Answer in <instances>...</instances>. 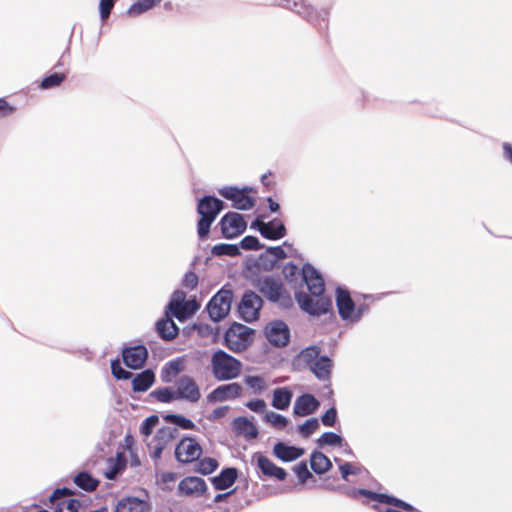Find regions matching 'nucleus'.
Returning <instances> with one entry per match:
<instances>
[{
	"instance_id": "nucleus-62",
	"label": "nucleus",
	"mask_w": 512,
	"mask_h": 512,
	"mask_svg": "<svg viewBox=\"0 0 512 512\" xmlns=\"http://www.w3.org/2000/svg\"><path fill=\"white\" fill-rule=\"evenodd\" d=\"M503 148H504L506 157L512 162V147H511V145L505 143Z\"/></svg>"
},
{
	"instance_id": "nucleus-61",
	"label": "nucleus",
	"mask_w": 512,
	"mask_h": 512,
	"mask_svg": "<svg viewBox=\"0 0 512 512\" xmlns=\"http://www.w3.org/2000/svg\"><path fill=\"white\" fill-rule=\"evenodd\" d=\"M267 202L269 204V209L271 212H277L279 210V204L275 202L272 198H268Z\"/></svg>"
},
{
	"instance_id": "nucleus-9",
	"label": "nucleus",
	"mask_w": 512,
	"mask_h": 512,
	"mask_svg": "<svg viewBox=\"0 0 512 512\" xmlns=\"http://www.w3.org/2000/svg\"><path fill=\"white\" fill-rule=\"evenodd\" d=\"M175 390L178 400L196 403L201 398V392L197 382L189 375H182L176 380Z\"/></svg>"
},
{
	"instance_id": "nucleus-30",
	"label": "nucleus",
	"mask_w": 512,
	"mask_h": 512,
	"mask_svg": "<svg viewBox=\"0 0 512 512\" xmlns=\"http://www.w3.org/2000/svg\"><path fill=\"white\" fill-rule=\"evenodd\" d=\"M234 428L248 438H256L258 430L256 426L245 417H238L234 420Z\"/></svg>"
},
{
	"instance_id": "nucleus-12",
	"label": "nucleus",
	"mask_w": 512,
	"mask_h": 512,
	"mask_svg": "<svg viewBox=\"0 0 512 512\" xmlns=\"http://www.w3.org/2000/svg\"><path fill=\"white\" fill-rule=\"evenodd\" d=\"M202 447L191 437L181 439L175 449L176 459L181 463H191L200 458Z\"/></svg>"
},
{
	"instance_id": "nucleus-41",
	"label": "nucleus",
	"mask_w": 512,
	"mask_h": 512,
	"mask_svg": "<svg viewBox=\"0 0 512 512\" xmlns=\"http://www.w3.org/2000/svg\"><path fill=\"white\" fill-rule=\"evenodd\" d=\"M158 422L159 419L158 416L156 415H151L148 418H146L140 427L141 434H143L144 436H149L152 433L154 427L158 424Z\"/></svg>"
},
{
	"instance_id": "nucleus-13",
	"label": "nucleus",
	"mask_w": 512,
	"mask_h": 512,
	"mask_svg": "<svg viewBox=\"0 0 512 512\" xmlns=\"http://www.w3.org/2000/svg\"><path fill=\"white\" fill-rule=\"evenodd\" d=\"M251 228H257L260 234L269 240L281 239L287 233L285 225L277 218L267 223L257 218L252 222Z\"/></svg>"
},
{
	"instance_id": "nucleus-54",
	"label": "nucleus",
	"mask_w": 512,
	"mask_h": 512,
	"mask_svg": "<svg viewBox=\"0 0 512 512\" xmlns=\"http://www.w3.org/2000/svg\"><path fill=\"white\" fill-rule=\"evenodd\" d=\"M332 368V363L329 358L322 356V382L329 377L330 370Z\"/></svg>"
},
{
	"instance_id": "nucleus-50",
	"label": "nucleus",
	"mask_w": 512,
	"mask_h": 512,
	"mask_svg": "<svg viewBox=\"0 0 512 512\" xmlns=\"http://www.w3.org/2000/svg\"><path fill=\"white\" fill-rule=\"evenodd\" d=\"M337 413L334 407H331L322 415V424L326 426H333L336 421Z\"/></svg>"
},
{
	"instance_id": "nucleus-21",
	"label": "nucleus",
	"mask_w": 512,
	"mask_h": 512,
	"mask_svg": "<svg viewBox=\"0 0 512 512\" xmlns=\"http://www.w3.org/2000/svg\"><path fill=\"white\" fill-rule=\"evenodd\" d=\"M115 512H150L151 505L146 499L135 496H126L121 498L116 506Z\"/></svg>"
},
{
	"instance_id": "nucleus-6",
	"label": "nucleus",
	"mask_w": 512,
	"mask_h": 512,
	"mask_svg": "<svg viewBox=\"0 0 512 512\" xmlns=\"http://www.w3.org/2000/svg\"><path fill=\"white\" fill-rule=\"evenodd\" d=\"M252 188H238L234 186L224 187L219 190V194L227 200L232 201V206L238 210H249L255 205V199L250 196Z\"/></svg>"
},
{
	"instance_id": "nucleus-14",
	"label": "nucleus",
	"mask_w": 512,
	"mask_h": 512,
	"mask_svg": "<svg viewBox=\"0 0 512 512\" xmlns=\"http://www.w3.org/2000/svg\"><path fill=\"white\" fill-rule=\"evenodd\" d=\"M72 495L68 488H58L53 491L50 501L55 503V512H78L80 502L76 499L66 498Z\"/></svg>"
},
{
	"instance_id": "nucleus-4",
	"label": "nucleus",
	"mask_w": 512,
	"mask_h": 512,
	"mask_svg": "<svg viewBox=\"0 0 512 512\" xmlns=\"http://www.w3.org/2000/svg\"><path fill=\"white\" fill-rule=\"evenodd\" d=\"M213 376L219 381L237 378L241 374L242 363L223 350H217L211 357Z\"/></svg>"
},
{
	"instance_id": "nucleus-55",
	"label": "nucleus",
	"mask_w": 512,
	"mask_h": 512,
	"mask_svg": "<svg viewBox=\"0 0 512 512\" xmlns=\"http://www.w3.org/2000/svg\"><path fill=\"white\" fill-rule=\"evenodd\" d=\"M268 251L277 259H284L286 257V252L280 246L271 247L268 249Z\"/></svg>"
},
{
	"instance_id": "nucleus-36",
	"label": "nucleus",
	"mask_w": 512,
	"mask_h": 512,
	"mask_svg": "<svg viewBox=\"0 0 512 512\" xmlns=\"http://www.w3.org/2000/svg\"><path fill=\"white\" fill-rule=\"evenodd\" d=\"M244 383L253 390L254 393H260L266 388V381L261 376H246L244 378Z\"/></svg>"
},
{
	"instance_id": "nucleus-3",
	"label": "nucleus",
	"mask_w": 512,
	"mask_h": 512,
	"mask_svg": "<svg viewBox=\"0 0 512 512\" xmlns=\"http://www.w3.org/2000/svg\"><path fill=\"white\" fill-rule=\"evenodd\" d=\"M224 209V203L213 196H204L197 204V213L201 216L197 223V233L201 239L208 236L210 227L218 214Z\"/></svg>"
},
{
	"instance_id": "nucleus-19",
	"label": "nucleus",
	"mask_w": 512,
	"mask_h": 512,
	"mask_svg": "<svg viewBox=\"0 0 512 512\" xmlns=\"http://www.w3.org/2000/svg\"><path fill=\"white\" fill-rule=\"evenodd\" d=\"M242 391V386L236 382L220 385L207 395V401L215 403L236 399L242 395Z\"/></svg>"
},
{
	"instance_id": "nucleus-49",
	"label": "nucleus",
	"mask_w": 512,
	"mask_h": 512,
	"mask_svg": "<svg viewBox=\"0 0 512 512\" xmlns=\"http://www.w3.org/2000/svg\"><path fill=\"white\" fill-rule=\"evenodd\" d=\"M246 407H248L253 412L263 413L266 409V403L262 399H255L248 401L246 403Z\"/></svg>"
},
{
	"instance_id": "nucleus-20",
	"label": "nucleus",
	"mask_w": 512,
	"mask_h": 512,
	"mask_svg": "<svg viewBox=\"0 0 512 512\" xmlns=\"http://www.w3.org/2000/svg\"><path fill=\"white\" fill-rule=\"evenodd\" d=\"M266 336L270 343L282 347L289 342V329L283 321H274L266 327Z\"/></svg>"
},
{
	"instance_id": "nucleus-47",
	"label": "nucleus",
	"mask_w": 512,
	"mask_h": 512,
	"mask_svg": "<svg viewBox=\"0 0 512 512\" xmlns=\"http://www.w3.org/2000/svg\"><path fill=\"white\" fill-rule=\"evenodd\" d=\"M340 471L343 479L348 480L349 475H355L362 472V469L357 465L351 463H345L340 465Z\"/></svg>"
},
{
	"instance_id": "nucleus-39",
	"label": "nucleus",
	"mask_w": 512,
	"mask_h": 512,
	"mask_svg": "<svg viewBox=\"0 0 512 512\" xmlns=\"http://www.w3.org/2000/svg\"><path fill=\"white\" fill-rule=\"evenodd\" d=\"M112 375L118 380H128L132 377V373L123 369L119 359L111 361Z\"/></svg>"
},
{
	"instance_id": "nucleus-11",
	"label": "nucleus",
	"mask_w": 512,
	"mask_h": 512,
	"mask_svg": "<svg viewBox=\"0 0 512 512\" xmlns=\"http://www.w3.org/2000/svg\"><path fill=\"white\" fill-rule=\"evenodd\" d=\"M219 224L223 237L227 239L239 236L245 231L247 226L243 216L236 212L225 214Z\"/></svg>"
},
{
	"instance_id": "nucleus-2",
	"label": "nucleus",
	"mask_w": 512,
	"mask_h": 512,
	"mask_svg": "<svg viewBox=\"0 0 512 512\" xmlns=\"http://www.w3.org/2000/svg\"><path fill=\"white\" fill-rule=\"evenodd\" d=\"M254 285L268 301L278 303L283 308L292 307V298L279 278L273 276L259 277Z\"/></svg>"
},
{
	"instance_id": "nucleus-22",
	"label": "nucleus",
	"mask_w": 512,
	"mask_h": 512,
	"mask_svg": "<svg viewBox=\"0 0 512 512\" xmlns=\"http://www.w3.org/2000/svg\"><path fill=\"white\" fill-rule=\"evenodd\" d=\"M299 360L307 365L316 377L320 378V348L311 346L302 350Z\"/></svg>"
},
{
	"instance_id": "nucleus-24",
	"label": "nucleus",
	"mask_w": 512,
	"mask_h": 512,
	"mask_svg": "<svg viewBox=\"0 0 512 512\" xmlns=\"http://www.w3.org/2000/svg\"><path fill=\"white\" fill-rule=\"evenodd\" d=\"M184 370V360L176 358L168 361L160 371L163 383H171Z\"/></svg>"
},
{
	"instance_id": "nucleus-57",
	"label": "nucleus",
	"mask_w": 512,
	"mask_h": 512,
	"mask_svg": "<svg viewBox=\"0 0 512 512\" xmlns=\"http://www.w3.org/2000/svg\"><path fill=\"white\" fill-rule=\"evenodd\" d=\"M261 182L264 186H266L269 189L275 186V182L272 180V174L270 172L262 176Z\"/></svg>"
},
{
	"instance_id": "nucleus-58",
	"label": "nucleus",
	"mask_w": 512,
	"mask_h": 512,
	"mask_svg": "<svg viewBox=\"0 0 512 512\" xmlns=\"http://www.w3.org/2000/svg\"><path fill=\"white\" fill-rule=\"evenodd\" d=\"M176 478H177V475H176V473H173V472L163 473L161 476V480L163 483L174 482L176 480Z\"/></svg>"
},
{
	"instance_id": "nucleus-56",
	"label": "nucleus",
	"mask_w": 512,
	"mask_h": 512,
	"mask_svg": "<svg viewBox=\"0 0 512 512\" xmlns=\"http://www.w3.org/2000/svg\"><path fill=\"white\" fill-rule=\"evenodd\" d=\"M318 458H320V452L314 451L311 457V467L316 474H320V465L317 463Z\"/></svg>"
},
{
	"instance_id": "nucleus-60",
	"label": "nucleus",
	"mask_w": 512,
	"mask_h": 512,
	"mask_svg": "<svg viewBox=\"0 0 512 512\" xmlns=\"http://www.w3.org/2000/svg\"><path fill=\"white\" fill-rule=\"evenodd\" d=\"M235 490H231L227 493H221V494H217L215 497H214V502L215 503H219V502H222L224 501L227 497H229L230 495H232L234 493Z\"/></svg>"
},
{
	"instance_id": "nucleus-33",
	"label": "nucleus",
	"mask_w": 512,
	"mask_h": 512,
	"mask_svg": "<svg viewBox=\"0 0 512 512\" xmlns=\"http://www.w3.org/2000/svg\"><path fill=\"white\" fill-rule=\"evenodd\" d=\"M156 3V0H139L128 9L130 16H138L149 9H151Z\"/></svg>"
},
{
	"instance_id": "nucleus-45",
	"label": "nucleus",
	"mask_w": 512,
	"mask_h": 512,
	"mask_svg": "<svg viewBox=\"0 0 512 512\" xmlns=\"http://www.w3.org/2000/svg\"><path fill=\"white\" fill-rule=\"evenodd\" d=\"M198 285V276L193 271H188L185 273L183 280H182V286L186 289L193 290Z\"/></svg>"
},
{
	"instance_id": "nucleus-38",
	"label": "nucleus",
	"mask_w": 512,
	"mask_h": 512,
	"mask_svg": "<svg viewBox=\"0 0 512 512\" xmlns=\"http://www.w3.org/2000/svg\"><path fill=\"white\" fill-rule=\"evenodd\" d=\"M65 80V74L53 73L43 78L40 87L42 89H50L59 86Z\"/></svg>"
},
{
	"instance_id": "nucleus-40",
	"label": "nucleus",
	"mask_w": 512,
	"mask_h": 512,
	"mask_svg": "<svg viewBox=\"0 0 512 512\" xmlns=\"http://www.w3.org/2000/svg\"><path fill=\"white\" fill-rule=\"evenodd\" d=\"M265 420L277 429H284L288 424L286 417L275 412L266 413Z\"/></svg>"
},
{
	"instance_id": "nucleus-29",
	"label": "nucleus",
	"mask_w": 512,
	"mask_h": 512,
	"mask_svg": "<svg viewBox=\"0 0 512 512\" xmlns=\"http://www.w3.org/2000/svg\"><path fill=\"white\" fill-rule=\"evenodd\" d=\"M293 393L287 387L276 388L273 392L272 406L279 410L289 407Z\"/></svg>"
},
{
	"instance_id": "nucleus-53",
	"label": "nucleus",
	"mask_w": 512,
	"mask_h": 512,
	"mask_svg": "<svg viewBox=\"0 0 512 512\" xmlns=\"http://www.w3.org/2000/svg\"><path fill=\"white\" fill-rule=\"evenodd\" d=\"M15 108L12 107L5 99H0V118L11 115Z\"/></svg>"
},
{
	"instance_id": "nucleus-23",
	"label": "nucleus",
	"mask_w": 512,
	"mask_h": 512,
	"mask_svg": "<svg viewBox=\"0 0 512 512\" xmlns=\"http://www.w3.org/2000/svg\"><path fill=\"white\" fill-rule=\"evenodd\" d=\"M238 470L234 467L223 469L219 475L212 477L211 482L215 489L225 490L231 487L237 480Z\"/></svg>"
},
{
	"instance_id": "nucleus-18",
	"label": "nucleus",
	"mask_w": 512,
	"mask_h": 512,
	"mask_svg": "<svg viewBox=\"0 0 512 512\" xmlns=\"http://www.w3.org/2000/svg\"><path fill=\"white\" fill-rule=\"evenodd\" d=\"M253 460L256 461V465L261 473L268 478H274L278 481H284L286 479V471L274 464L267 456L260 452H256L253 455Z\"/></svg>"
},
{
	"instance_id": "nucleus-59",
	"label": "nucleus",
	"mask_w": 512,
	"mask_h": 512,
	"mask_svg": "<svg viewBox=\"0 0 512 512\" xmlns=\"http://www.w3.org/2000/svg\"><path fill=\"white\" fill-rule=\"evenodd\" d=\"M322 474L325 473L327 470H329L332 466V463L329 458H327L325 455L322 454Z\"/></svg>"
},
{
	"instance_id": "nucleus-17",
	"label": "nucleus",
	"mask_w": 512,
	"mask_h": 512,
	"mask_svg": "<svg viewBox=\"0 0 512 512\" xmlns=\"http://www.w3.org/2000/svg\"><path fill=\"white\" fill-rule=\"evenodd\" d=\"M122 358L128 368L140 369L148 358V350L144 345L125 347L122 350Z\"/></svg>"
},
{
	"instance_id": "nucleus-27",
	"label": "nucleus",
	"mask_w": 512,
	"mask_h": 512,
	"mask_svg": "<svg viewBox=\"0 0 512 512\" xmlns=\"http://www.w3.org/2000/svg\"><path fill=\"white\" fill-rule=\"evenodd\" d=\"M156 331L162 339L171 341L177 337L179 328L171 318L166 317L156 322Z\"/></svg>"
},
{
	"instance_id": "nucleus-10",
	"label": "nucleus",
	"mask_w": 512,
	"mask_h": 512,
	"mask_svg": "<svg viewBox=\"0 0 512 512\" xmlns=\"http://www.w3.org/2000/svg\"><path fill=\"white\" fill-rule=\"evenodd\" d=\"M184 298V292L176 291L174 299L168 306L172 314L180 321L187 319L199 309V304L196 300L184 301Z\"/></svg>"
},
{
	"instance_id": "nucleus-64",
	"label": "nucleus",
	"mask_w": 512,
	"mask_h": 512,
	"mask_svg": "<svg viewBox=\"0 0 512 512\" xmlns=\"http://www.w3.org/2000/svg\"><path fill=\"white\" fill-rule=\"evenodd\" d=\"M163 448H164V446H156V449H155V452H154L155 457H157V458L160 457V454H161Z\"/></svg>"
},
{
	"instance_id": "nucleus-46",
	"label": "nucleus",
	"mask_w": 512,
	"mask_h": 512,
	"mask_svg": "<svg viewBox=\"0 0 512 512\" xmlns=\"http://www.w3.org/2000/svg\"><path fill=\"white\" fill-rule=\"evenodd\" d=\"M217 255H230L235 256L238 253V248L231 244H220L213 248Z\"/></svg>"
},
{
	"instance_id": "nucleus-16",
	"label": "nucleus",
	"mask_w": 512,
	"mask_h": 512,
	"mask_svg": "<svg viewBox=\"0 0 512 512\" xmlns=\"http://www.w3.org/2000/svg\"><path fill=\"white\" fill-rule=\"evenodd\" d=\"M207 491L204 479L196 476H187L178 484V494L184 497L199 498Z\"/></svg>"
},
{
	"instance_id": "nucleus-26",
	"label": "nucleus",
	"mask_w": 512,
	"mask_h": 512,
	"mask_svg": "<svg viewBox=\"0 0 512 512\" xmlns=\"http://www.w3.org/2000/svg\"><path fill=\"white\" fill-rule=\"evenodd\" d=\"M317 407V400L310 394H304L295 400L293 411L295 415L307 416L314 412Z\"/></svg>"
},
{
	"instance_id": "nucleus-42",
	"label": "nucleus",
	"mask_w": 512,
	"mask_h": 512,
	"mask_svg": "<svg viewBox=\"0 0 512 512\" xmlns=\"http://www.w3.org/2000/svg\"><path fill=\"white\" fill-rule=\"evenodd\" d=\"M318 429V420L312 418L307 420L305 423L299 426V432L302 436L308 437Z\"/></svg>"
},
{
	"instance_id": "nucleus-35",
	"label": "nucleus",
	"mask_w": 512,
	"mask_h": 512,
	"mask_svg": "<svg viewBox=\"0 0 512 512\" xmlns=\"http://www.w3.org/2000/svg\"><path fill=\"white\" fill-rule=\"evenodd\" d=\"M218 467V462L214 458L206 457L201 459L198 464L196 471L202 475H209L214 472Z\"/></svg>"
},
{
	"instance_id": "nucleus-37",
	"label": "nucleus",
	"mask_w": 512,
	"mask_h": 512,
	"mask_svg": "<svg viewBox=\"0 0 512 512\" xmlns=\"http://www.w3.org/2000/svg\"><path fill=\"white\" fill-rule=\"evenodd\" d=\"M166 420L182 429L192 430L196 427L192 420L182 415L170 414L166 416Z\"/></svg>"
},
{
	"instance_id": "nucleus-51",
	"label": "nucleus",
	"mask_w": 512,
	"mask_h": 512,
	"mask_svg": "<svg viewBox=\"0 0 512 512\" xmlns=\"http://www.w3.org/2000/svg\"><path fill=\"white\" fill-rule=\"evenodd\" d=\"M294 471L302 481H305L311 475L305 462L297 464Z\"/></svg>"
},
{
	"instance_id": "nucleus-52",
	"label": "nucleus",
	"mask_w": 512,
	"mask_h": 512,
	"mask_svg": "<svg viewBox=\"0 0 512 512\" xmlns=\"http://www.w3.org/2000/svg\"><path fill=\"white\" fill-rule=\"evenodd\" d=\"M229 411L228 406H220L215 408L212 413L209 415V420H217L225 417Z\"/></svg>"
},
{
	"instance_id": "nucleus-5",
	"label": "nucleus",
	"mask_w": 512,
	"mask_h": 512,
	"mask_svg": "<svg viewBox=\"0 0 512 512\" xmlns=\"http://www.w3.org/2000/svg\"><path fill=\"white\" fill-rule=\"evenodd\" d=\"M253 338V330L242 324L232 325L225 333L226 346L234 352L245 350Z\"/></svg>"
},
{
	"instance_id": "nucleus-63",
	"label": "nucleus",
	"mask_w": 512,
	"mask_h": 512,
	"mask_svg": "<svg viewBox=\"0 0 512 512\" xmlns=\"http://www.w3.org/2000/svg\"><path fill=\"white\" fill-rule=\"evenodd\" d=\"M331 394H332V391L329 386L325 385L324 387H322V396L331 395Z\"/></svg>"
},
{
	"instance_id": "nucleus-34",
	"label": "nucleus",
	"mask_w": 512,
	"mask_h": 512,
	"mask_svg": "<svg viewBox=\"0 0 512 512\" xmlns=\"http://www.w3.org/2000/svg\"><path fill=\"white\" fill-rule=\"evenodd\" d=\"M330 445V446H339V448H343L345 453H350L348 446L342 443V438L333 432L322 433V446Z\"/></svg>"
},
{
	"instance_id": "nucleus-15",
	"label": "nucleus",
	"mask_w": 512,
	"mask_h": 512,
	"mask_svg": "<svg viewBox=\"0 0 512 512\" xmlns=\"http://www.w3.org/2000/svg\"><path fill=\"white\" fill-rule=\"evenodd\" d=\"M336 303L342 319L352 322L358 321L361 313L355 310V305L347 290L338 288L336 291Z\"/></svg>"
},
{
	"instance_id": "nucleus-1",
	"label": "nucleus",
	"mask_w": 512,
	"mask_h": 512,
	"mask_svg": "<svg viewBox=\"0 0 512 512\" xmlns=\"http://www.w3.org/2000/svg\"><path fill=\"white\" fill-rule=\"evenodd\" d=\"M283 275L288 282L301 277V288L295 293L300 308L310 314H320V273L311 264H304L300 269L296 264L287 263L283 267Z\"/></svg>"
},
{
	"instance_id": "nucleus-7",
	"label": "nucleus",
	"mask_w": 512,
	"mask_h": 512,
	"mask_svg": "<svg viewBox=\"0 0 512 512\" xmlns=\"http://www.w3.org/2000/svg\"><path fill=\"white\" fill-rule=\"evenodd\" d=\"M263 306L262 298L253 291H247L243 294L238 304V313L245 322H253L259 318L260 310Z\"/></svg>"
},
{
	"instance_id": "nucleus-28",
	"label": "nucleus",
	"mask_w": 512,
	"mask_h": 512,
	"mask_svg": "<svg viewBox=\"0 0 512 512\" xmlns=\"http://www.w3.org/2000/svg\"><path fill=\"white\" fill-rule=\"evenodd\" d=\"M155 382V374L152 370L147 369L137 374L132 380V389L134 392H145Z\"/></svg>"
},
{
	"instance_id": "nucleus-48",
	"label": "nucleus",
	"mask_w": 512,
	"mask_h": 512,
	"mask_svg": "<svg viewBox=\"0 0 512 512\" xmlns=\"http://www.w3.org/2000/svg\"><path fill=\"white\" fill-rule=\"evenodd\" d=\"M115 0H100L99 8L102 19H107L114 7Z\"/></svg>"
},
{
	"instance_id": "nucleus-31",
	"label": "nucleus",
	"mask_w": 512,
	"mask_h": 512,
	"mask_svg": "<svg viewBox=\"0 0 512 512\" xmlns=\"http://www.w3.org/2000/svg\"><path fill=\"white\" fill-rule=\"evenodd\" d=\"M74 483L85 491H94L99 485V481L87 472H80L74 477Z\"/></svg>"
},
{
	"instance_id": "nucleus-32",
	"label": "nucleus",
	"mask_w": 512,
	"mask_h": 512,
	"mask_svg": "<svg viewBox=\"0 0 512 512\" xmlns=\"http://www.w3.org/2000/svg\"><path fill=\"white\" fill-rule=\"evenodd\" d=\"M151 397L161 403H170L178 400L176 390L172 387L158 388L151 392Z\"/></svg>"
},
{
	"instance_id": "nucleus-25",
	"label": "nucleus",
	"mask_w": 512,
	"mask_h": 512,
	"mask_svg": "<svg viewBox=\"0 0 512 512\" xmlns=\"http://www.w3.org/2000/svg\"><path fill=\"white\" fill-rule=\"evenodd\" d=\"M274 455L284 462L298 459L304 454V450L294 446H288L283 442H277L273 447Z\"/></svg>"
},
{
	"instance_id": "nucleus-43",
	"label": "nucleus",
	"mask_w": 512,
	"mask_h": 512,
	"mask_svg": "<svg viewBox=\"0 0 512 512\" xmlns=\"http://www.w3.org/2000/svg\"><path fill=\"white\" fill-rule=\"evenodd\" d=\"M373 496L375 498H377L380 502H385V503H389V504H394L395 506L399 507V508H402L404 510H412V507L401 501V500H398V499H395V498H392V497H389L387 495H384V494H379V495H376V494H373Z\"/></svg>"
},
{
	"instance_id": "nucleus-44",
	"label": "nucleus",
	"mask_w": 512,
	"mask_h": 512,
	"mask_svg": "<svg viewBox=\"0 0 512 512\" xmlns=\"http://www.w3.org/2000/svg\"><path fill=\"white\" fill-rule=\"evenodd\" d=\"M240 244L241 247L245 250H259L263 247L262 244L259 242L258 238L251 235L245 236L241 240Z\"/></svg>"
},
{
	"instance_id": "nucleus-8",
	"label": "nucleus",
	"mask_w": 512,
	"mask_h": 512,
	"mask_svg": "<svg viewBox=\"0 0 512 512\" xmlns=\"http://www.w3.org/2000/svg\"><path fill=\"white\" fill-rule=\"evenodd\" d=\"M232 303V292L229 290H220L217 292L209 301L206 309L210 318L214 322H218L225 318L230 309Z\"/></svg>"
}]
</instances>
